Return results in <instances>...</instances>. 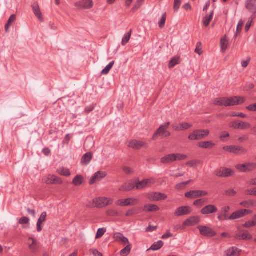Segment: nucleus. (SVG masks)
<instances>
[{"label":"nucleus","instance_id":"f257e3e1","mask_svg":"<svg viewBox=\"0 0 256 256\" xmlns=\"http://www.w3.org/2000/svg\"><path fill=\"white\" fill-rule=\"evenodd\" d=\"M244 102V99L240 96L230 98H220L214 101L216 105L224 106H230L240 104Z\"/></svg>","mask_w":256,"mask_h":256},{"label":"nucleus","instance_id":"f03ea898","mask_svg":"<svg viewBox=\"0 0 256 256\" xmlns=\"http://www.w3.org/2000/svg\"><path fill=\"white\" fill-rule=\"evenodd\" d=\"M113 200L112 198L106 197H99L93 199L92 202L88 204L87 206L89 208H102L111 204Z\"/></svg>","mask_w":256,"mask_h":256},{"label":"nucleus","instance_id":"7ed1b4c3","mask_svg":"<svg viewBox=\"0 0 256 256\" xmlns=\"http://www.w3.org/2000/svg\"><path fill=\"white\" fill-rule=\"evenodd\" d=\"M170 125V122H168L161 125L153 134L152 139L154 140L158 136L162 138L168 137L170 136V132L168 130Z\"/></svg>","mask_w":256,"mask_h":256},{"label":"nucleus","instance_id":"20e7f679","mask_svg":"<svg viewBox=\"0 0 256 256\" xmlns=\"http://www.w3.org/2000/svg\"><path fill=\"white\" fill-rule=\"evenodd\" d=\"M209 134L208 130H196L188 136V139L192 140H200L208 136Z\"/></svg>","mask_w":256,"mask_h":256},{"label":"nucleus","instance_id":"39448f33","mask_svg":"<svg viewBox=\"0 0 256 256\" xmlns=\"http://www.w3.org/2000/svg\"><path fill=\"white\" fill-rule=\"evenodd\" d=\"M139 202L138 198H128L120 199L116 202V204L120 206H134Z\"/></svg>","mask_w":256,"mask_h":256},{"label":"nucleus","instance_id":"423d86ee","mask_svg":"<svg viewBox=\"0 0 256 256\" xmlns=\"http://www.w3.org/2000/svg\"><path fill=\"white\" fill-rule=\"evenodd\" d=\"M208 192L205 190H194L185 193V196L190 199H194L200 197L206 196Z\"/></svg>","mask_w":256,"mask_h":256},{"label":"nucleus","instance_id":"0eeeda50","mask_svg":"<svg viewBox=\"0 0 256 256\" xmlns=\"http://www.w3.org/2000/svg\"><path fill=\"white\" fill-rule=\"evenodd\" d=\"M198 228L200 230V234L204 236L212 237L216 234V232L210 227L200 226Z\"/></svg>","mask_w":256,"mask_h":256},{"label":"nucleus","instance_id":"6e6552de","mask_svg":"<svg viewBox=\"0 0 256 256\" xmlns=\"http://www.w3.org/2000/svg\"><path fill=\"white\" fill-rule=\"evenodd\" d=\"M43 180L48 184H60L62 183V180L54 174H48Z\"/></svg>","mask_w":256,"mask_h":256},{"label":"nucleus","instance_id":"1a4fd4ad","mask_svg":"<svg viewBox=\"0 0 256 256\" xmlns=\"http://www.w3.org/2000/svg\"><path fill=\"white\" fill-rule=\"evenodd\" d=\"M147 198L150 200L155 202L165 200L167 198V196L160 192H155L148 193L147 194Z\"/></svg>","mask_w":256,"mask_h":256},{"label":"nucleus","instance_id":"9d476101","mask_svg":"<svg viewBox=\"0 0 256 256\" xmlns=\"http://www.w3.org/2000/svg\"><path fill=\"white\" fill-rule=\"evenodd\" d=\"M74 6L78 10L90 9L93 6L92 0H82L74 4Z\"/></svg>","mask_w":256,"mask_h":256},{"label":"nucleus","instance_id":"9b49d317","mask_svg":"<svg viewBox=\"0 0 256 256\" xmlns=\"http://www.w3.org/2000/svg\"><path fill=\"white\" fill-rule=\"evenodd\" d=\"M215 174L218 177L227 178L233 175L234 172L230 168H224L216 170Z\"/></svg>","mask_w":256,"mask_h":256},{"label":"nucleus","instance_id":"f8f14e48","mask_svg":"<svg viewBox=\"0 0 256 256\" xmlns=\"http://www.w3.org/2000/svg\"><path fill=\"white\" fill-rule=\"evenodd\" d=\"M148 143L144 142L137 140H132L128 142V146L135 150H140L142 148L146 147Z\"/></svg>","mask_w":256,"mask_h":256},{"label":"nucleus","instance_id":"ddd939ff","mask_svg":"<svg viewBox=\"0 0 256 256\" xmlns=\"http://www.w3.org/2000/svg\"><path fill=\"white\" fill-rule=\"evenodd\" d=\"M236 168L242 172L251 171L256 168V164L254 163H246L242 164H238L236 166Z\"/></svg>","mask_w":256,"mask_h":256},{"label":"nucleus","instance_id":"4468645a","mask_svg":"<svg viewBox=\"0 0 256 256\" xmlns=\"http://www.w3.org/2000/svg\"><path fill=\"white\" fill-rule=\"evenodd\" d=\"M200 222V219L198 216H190L183 222V226L180 228L184 229V226H193L199 223Z\"/></svg>","mask_w":256,"mask_h":256},{"label":"nucleus","instance_id":"2eb2a0df","mask_svg":"<svg viewBox=\"0 0 256 256\" xmlns=\"http://www.w3.org/2000/svg\"><path fill=\"white\" fill-rule=\"evenodd\" d=\"M218 210V208L213 204H208L204 206L200 210V212L203 215H208L216 212Z\"/></svg>","mask_w":256,"mask_h":256},{"label":"nucleus","instance_id":"dca6fc26","mask_svg":"<svg viewBox=\"0 0 256 256\" xmlns=\"http://www.w3.org/2000/svg\"><path fill=\"white\" fill-rule=\"evenodd\" d=\"M192 212V208L189 206H182L178 208L174 212V215L178 216L188 215Z\"/></svg>","mask_w":256,"mask_h":256},{"label":"nucleus","instance_id":"f3484780","mask_svg":"<svg viewBox=\"0 0 256 256\" xmlns=\"http://www.w3.org/2000/svg\"><path fill=\"white\" fill-rule=\"evenodd\" d=\"M28 245L30 250L33 253L37 252L39 250V243L34 238L30 237L28 239Z\"/></svg>","mask_w":256,"mask_h":256},{"label":"nucleus","instance_id":"a211bd4d","mask_svg":"<svg viewBox=\"0 0 256 256\" xmlns=\"http://www.w3.org/2000/svg\"><path fill=\"white\" fill-rule=\"evenodd\" d=\"M106 176L105 172L98 171L96 172L91 178L89 184H94L96 181H100Z\"/></svg>","mask_w":256,"mask_h":256},{"label":"nucleus","instance_id":"6ab92c4d","mask_svg":"<svg viewBox=\"0 0 256 256\" xmlns=\"http://www.w3.org/2000/svg\"><path fill=\"white\" fill-rule=\"evenodd\" d=\"M154 182V180L152 179H144L141 182H136L135 184L136 188L138 190L148 187L150 185Z\"/></svg>","mask_w":256,"mask_h":256},{"label":"nucleus","instance_id":"aec40b11","mask_svg":"<svg viewBox=\"0 0 256 256\" xmlns=\"http://www.w3.org/2000/svg\"><path fill=\"white\" fill-rule=\"evenodd\" d=\"M246 209H241L233 212L229 217L230 220L238 219L246 215Z\"/></svg>","mask_w":256,"mask_h":256},{"label":"nucleus","instance_id":"412c9836","mask_svg":"<svg viewBox=\"0 0 256 256\" xmlns=\"http://www.w3.org/2000/svg\"><path fill=\"white\" fill-rule=\"evenodd\" d=\"M246 8L251 13L256 14V0H247Z\"/></svg>","mask_w":256,"mask_h":256},{"label":"nucleus","instance_id":"4be33fe9","mask_svg":"<svg viewBox=\"0 0 256 256\" xmlns=\"http://www.w3.org/2000/svg\"><path fill=\"white\" fill-rule=\"evenodd\" d=\"M32 8L35 16L38 18L40 22H42L44 21V18L38 3L34 2L32 5Z\"/></svg>","mask_w":256,"mask_h":256},{"label":"nucleus","instance_id":"5701e85b","mask_svg":"<svg viewBox=\"0 0 256 256\" xmlns=\"http://www.w3.org/2000/svg\"><path fill=\"white\" fill-rule=\"evenodd\" d=\"M114 238L116 241L121 242L124 244H130L128 240L121 233L116 232L114 234Z\"/></svg>","mask_w":256,"mask_h":256},{"label":"nucleus","instance_id":"b1692460","mask_svg":"<svg viewBox=\"0 0 256 256\" xmlns=\"http://www.w3.org/2000/svg\"><path fill=\"white\" fill-rule=\"evenodd\" d=\"M174 154H170L162 157L160 162L164 164H168L175 162Z\"/></svg>","mask_w":256,"mask_h":256},{"label":"nucleus","instance_id":"393cba45","mask_svg":"<svg viewBox=\"0 0 256 256\" xmlns=\"http://www.w3.org/2000/svg\"><path fill=\"white\" fill-rule=\"evenodd\" d=\"M248 152V150L244 147L234 146L232 153L238 155H242L246 154Z\"/></svg>","mask_w":256,"mask_h":256},{"label":"nucleus","instance_id":"a878e982","mask_svg":"<svg viewBox=\"0 0 256 256\" xmlns=\"http://www.w3.org/2000/svg\"><path fill=\"white\" fill-rule=\"evenodd\" d=\"M46 216L47 214L46 212H42V214L40 216V217L38 218L36 224L38 232H40L42 231V228L41 227V225L44 222L46 221Z\"/></svg>","mask_w":256,"mask_h":256},{"label":"nucleus","instance_id":"bb28decb","mask_svg":"<svg viewBox=\"0 0 256 256\" xmlns=\"http://www.w3.org/2000/svg\"><path fill=\"white\" fill-rule=\"evenodd\" d=\"M215 146L216 144L213 142L212 141L202 142L198 144V146L200 148L206 149H211Z\"/></svg>","mask_w":256,"mask_h":256},{"label":"nucleus","instance_id":"cd10ccee","mask_svg":"<svg viewBox=\"0 0 256 256\" xmlns=\"http://www.w3.org/2000/svg\"><path fill=\"white\" fill-rule=\"evenodd\" d=\"M232 126L234 128L236 129H244L246 128H249L250 127V124L246 122H232Z\"/></svg>","mask_w":256,"mask_h":256},{"label":"nucleus","instance_id":"c85d7f7f","mask_svg":"<svg viewBox=\"0 0 256 256\" xmlns=\"http://www.w3.org/2000/svg\"><path fill=\"white\" fill-rule=\"evenodd\" d=\"M192 125L186 122L181 123L176 126H173L174 130L177 131H182L184 130H188L191 128Z\"/></svg>","mask_w":256,"mask_h":256},{"label":"nucleus","instance_id":"c756f323","mask_svg":"<svg viewBox=\"0 0 256 256\" xmlns=\"http://www.w3.org/2000/svg\"><path fill=\"white\" fill-rule=\"evenodd\" d=\"M235 238L238 240H251L252 236L248 231H244L242 234H236Z\"/></svg>","mask_w":256,"mask_h":256},{"label":"nucleus","instance_id":"7c9ffc66","mask_svg":"<svg viewBox=\"0 0 256 256\" xmlns=\"http://www.w3.org/2000/svg\"><path fill=\"white\" fill-rule=\"evenodd\" d=\"M159 210V208L156 204H146L144 205L143 211L145 212H156Z\"/></svg>","mask_w":256,"mask_h":256},{"label":"nucleus","instance_id":"2f4dec72","mask_svg":"<svg viewBox=\"0 0 256 256\" xmlns=\"http://www.w3.org/2000/svg\"><path fill=\"white\" fill-rule=\"evenodd\" d=\"M92 158V152H87L82 157L81 162L83 164L87 165L90 162Z\"/></svg>","mask_w":256,"mask_h":256},{"label":"nucleus","instance_id":"473e14b6","mask_svg":"<svg viewBox=\"0 0 256 256\" xmlns=\"http://www.w3.org/2000/svg\"><path fill=\"white\" fill-rule=\"evenodd\" d=\"M136 186L132 182H126L122 184L119 188L120 191H130L134 188Z\"/></svg>","mask_w":256,"mask_h":256},{"label":"nucleus","instance_id":"72a5a7b5","mask_svg":"<svg viewBox=\"0 0 256 256\" xmlns=\"http://www.w3.org/2000/svg\"><path fill=\"white\" fill-rule=\"evenodd\" d=\"M220 44L221 50L222 52H224L227 48L228 44V40L226 36L222 37L220 39Z\"/></svg>","mask_w":256,"mask_h":256},{"label":"nucleus","instance_id":"f704fd0d","mask_svg":"<svg viewBox=\"0 0 256 256\" xmlns=\"http://www.w3.org/2000/svg\"><path fill=\"white\" fill-rule=\"evenodd\" d=\"M240 204L244 208H249L252 206H256L255 202L251 200H248L240 202Z\"/></svg>","mask_w":256,"mask_h":256},{"label":"nucleus","instance_id":"c9c22d12","mask_svg":"<svg viewBox=\"0 0 256 256\" xmlns=\"http://www.w3.org/2000/svg\"><path fill=\"white\" fill-rule=\"evenodd\" d=\"M240 251L236 247H232L227 250L228 256H236L240 254Z\"/></svg>","mask_w":256,"mask_h":256},{"label":"nucleus","instance_id":"e433bc0d","mask_svg":"<svg viewBox=\"0 0 256 256\" xmlns=\"http://www.w3.org/2000/svg\"><path fill=\"white\" fill-rule=\"evenodd\" d=\"M164 246V242L162 240H158L152 244L148 250H158Z\"/></svg>","mask_w":256,"mask_h":256},{"label":"nucleus","instance_id":"4c0bfd02","mask_svg":"<svg viewBox=\"0 0 256 256\" xmlns=\"http://www.w3.org/2000/svg\"><path fill=\"white\" fill-rule=\"evenodd\" d=\"M84 178L80 175L76 176L72 180V184L76 186H79L83 183Z\"/></svg>","mask_w":256,"mask_h":256},{"label":"nucleus","instance_id":"58836bf2","mask_svg":"<svg viewBox=\"0 0 256 256\" xmlns=\"http://www.w3.org/2000/svg\"><path fill=\"white\" fill-rule=\"evenodd\" d=\"M16 20V16L15 14H12L10 16L8 20V22L5 26V31L8 32V31L9 28L12 26V22Z\"/></svg>","mask_w":256,"mask_h":256},{"label":"nucleus","instance_id":"ea45409f","mask_svg":"<svg viewBox=\"0 0 256 256\" xmlns=\"http://www.w3.org/2000/svg\"><path fill=\"white\" fill-rule=\"evenodd\" d=\"M56 172L58 174L66 176H68L70 175V172L69 170L65 168H60L58 169Z\"/></svg>","mask_w":256,"mask_h":256},{"label":"nucleus","instance_id":"a19ab883","mask_svg":"<svg viewBox=\"0 0 256 256\" xmlns=\"http://www.w3.org/2000/svg\"><path fill=\"white\" fill-rule=\"evenodd\" d=\"M132 249V246L128 244L120 252L121 256H127L130 252Z\"/></svg>","mask_w":256,"mask_h":256},{"label":"nucleus","instance_id":"79ce46f5","mask_svg":"<svg viewBox=\"0 0 256 256\" xmlns=\"http://www.w3.org/2000/svg\"><path fill=\"white\" fill-rule=\"evenodd\" d=\"M214 11L209 16H206L203 20V24L205 26H208L213 18Z\"/></svg>","mask_w":256,"mask_h":256},{"label":"nucleus","instance_id":"37998d69","mask_svg":"<svg viewBox=\"0 0 256 256\" xmlns=\"http://www.w3.org/2000/svg\"><path fill=\"white\" fill-rule=\"evenodd\" d=\"M180 63V58L179 57H174L170 60L168 64L169 68H174L176 65L179 64Z\"/></svg>","mask_w":256,"mask_h":256},{"label":"nucleus","instance_id":"c03bdc74","mask_svg":"<svg viewBox=\"0 0 256 256\" xmlns=\"http://www.w3.org/2000/svg\"><path fill=\"white\" fill-rule=\"evenodd\" d=\"M140 210L141 208H135L132 210H130L126 212V215L127 216H132L134 214H139Z\"/></svg>","mask_w":256,"mask_h":256},{"label":"nucleus","instance_id":"a18cd8bd","mask_svg":"<svg viewBox=\"0 0 256 256\" xmlns=\"http://www.w3.org/2000/svg\"><path fill=\"white\" fill-rule=\"evenodd\" d=\"M206 199L200 198L195 200L193 204L198 207H201L203 206L206 202Z\"/></svg>","mask_w":256,"mask_h":256},{"label":"nucleus","instance_id":"49530a36","mask_svg":"<svg viewBox=\"0 0 256 256\" xmlns=\"http://www.w3.org/2000/svg\"><path fill=\"white\" fill-rule=\"evenodd\" d=\"M174 156L175 158V162L185 160L188 158V156L186 154H181L180 153L174 154Z\"/></svg>","mask_w":256,"mask_h":256},{"label":"nucleus","instance_id":"de8ad7c7","mask_svg":"<svg viewBox=\"0 0 256 256\" xmlns=\"http://www.w3.org/2000/svg\"><path fill=\"white\" fill-rule=\"evenodd\" d=\"M192 180H190L187 182H182L177 184L175 188L178 190H182L186 187V186L189 184Z\"/></svg>","mask_w":256,"mask_h":256},{"label":"nucleus","instance_id":"09e8293b","mask_svg":"<svg viewBox=\"0 0 256 256\" xmlns=\"http://www.w3.org/2000/svg\"><path fill=\"white\" fill-rule=\"evenodd\" d=\"M132 32V30H130V31L122 38V46H124L130 40V39L131 36Z\"/></svg>","mask_w":256,"mask_h":256},{"label":"nucleus","instance_id":"8fccbe9b","mask_svg":"<svg viewBox=\"0 0 256 256\" xmlns=\"http://www.w3.org/2000/svg\"><path fill=\"white\" fill-rule=\"evenodd\" d=\"M166 13L165 12L162 14V16L158 22V26L160 28H164V26H165L166 21Z\"/></svg>","mask_w":256,"mask_h":256},{"label":"nucleus","instance_id":"3c124183","mask_svg":"<svg viewBox=\"0 0 256 256\" xmlns=\"http://www.w3.org/2000/svg\"><path fill=\"white\" fill-rule=\"evenodd\" d=\"M144 0H138L132 8V11L135 12L138 10L142 4Z\"/></svg>","mask_w":256,"mask_h":256},{"label":"nucleus","instance_id":"603ef678","mask_svg":"<svg viewBox=\"0 0 256 256\" xmlns=\"http://www.w3.org/2000/svg\"><path fill=\"white\" fill-rule=\"evenodd\" d=\"M106 232V229L104 228H98L96 236V238H102Z\"/></svg>","mask_w":256,"mask_h":256},{"label":"nucleus","instance_id":"864d4df0","mask_svg":"<svg viewBox=\"0 0 256 256\" xmlns=\"http://www.w3.org/2000/svg\"><path fill=\"white\" fill-rule=\"evenodd\" d=\"M243 26H244V22L243 21L241 20L239 21L238 22V25L237 26V28H236V34H235V37H236L237 36H238V33H240L242 30V27H243Z\"/></svg>","mask_w":256,"mask_h":256},{"label":"nucleus","instance_id":"5fc2aeb1","mask_svg":"<svg viewBox=\"0 0 256 256\" xmlns=\"http://www.w3.org/2000/svg\"><path fill=\"white\" fill-rule=\"evenodd\" d=\"M195 52L198 54L199 55L202 54V43L200 42H198L197 43L196 48L195 50Z\"/></svg>","mask_w":256,"mask_h":256},{"label":"nucleus","instance_id":"6e6d98bb","mask_svg":"<svg viewBox=\"0 0 256 256\" xmlns=\"http://www.w3.org/2000/svg\"><path fill=\"white\" fill-rule=\"evenodd\" d=\"M181 2L182 0H174V12H176L178 10L181 4Z\"/></svg>","mask_w":256,"mask_h":256},{"label":"nucleus","instance_id":"4d7b16f0","mask_svg":"<svg viewBox=\"0 0 256 256\" xmlns=\"http://www.w3.org/2000/svg\"><path fill=\"white\" fill-rule=\"evenodd\" d=\"M256 225L254 224V222L252 221V220L248 221V222H246L244 224H242V226L244 228H250V227H252V226H255Z\"/></svg>","mask_w":256,"mask_h":256},{"label":"nucleus","instance_id":"13d9d810","mask_svg":"<svg viewBox=\"0 0 256 256\" xmlns=\"http://www.w3.org/2000/svg\"><path fill=\"white\" fill-rule=\"evenodd\" d=\"M245 194L250 196H256V188L246 190L245 191Z\"/></svg>","mask_w":256,"mask_h":256},{"label":"nucleus","instance_id":"bf43d9fd","mask_svg":"<svg viewBox=\"0 0 256 256\" xmlns=\"http://www.w3.org/2000/svg\"><path fill=\"white\" fill-rule=\"evenodd\" d=\"M228 214H218V218L220 221L230 220Z\"/></svg>","mask_w":256,"mask_h":256},{"label":"nucleus","instance_id":"052dcab7","mask_svg":"<svg viewBox=\"0 0 256 256\" xmlns=\"http://www.w3.org/2000/svg\"><path fill=\"white\" fill-rule=\"evenodd\" d=\"M30 222V220L27 217H22L20 218L19 220V223L20 224H28Z\"/></svg>","mask_w":256,"mask_h":256},{"label":"nucleus","instance_id":"680f3d73","mask_svg":"<svg viewBox=\"0 0 256 256\" xmlns=\"http://www.w3.org/2000/svg\"><path fill=\"white\" fill-rule=\"evenodd\" d=\"M172 236H173L172 234L170 232V230H168L166 232V234H164L162 235V239H167L169 238L172 237Z\"/></svg>","mask_w":256,"mask_h":256},{"label":"nucleus","instance_id":"e2e57ef3","mask_svg":"<svg viewBox=\"0 0 256 256\" xmlns=\"http://www.w3.org/2000/svg\"><path fill=\"white\" fill-rule=\"evenodd\" d=\"M230 116H238L240 118H246L247 116L244 113H234L230 115Z\"/></svg>","mask_w":256,"mask_h":256},{"label":"nucleus","instance_id":"0e129e2a","mask_svg":"<svg viewBox=\"0 0 256 256\" xmlns=\"http://www.w3.org/2000/svg\"><path fill=\"white\" fill-rule=\"evenodd\" d=\"M246 109L250 111H256V104H254L246 107Z\"/></svg>","mask_w":256,"mask_h":256},{"label":"nucleus","instance_id":"69168bd1","mask_svg":"<svg viewBox=\"0 0 256 256\" xmlns=\"http://www.w3.org/2000/svg\"><path fill=\"white\" fill-rule=\"evenodd\" d=\"M230 210V207L229 206H225L222 208V212L223 213L222 214H227V213Z\"/></svg>","mask_w":256,"mask_h":256},{"label":"nucleus","instance_id":"338daca9","mask_svg":"<svg viewBox=\"0 0 256 256\" xmlns=\"http://www.w3.org/2000/svg\"><path fill=\"white\" fill-rule=\"evenodd\" d=\"M123 170L124 172L126 174H130L133 172L132 170L128 166H124L123 168Z\"/></svg>","mask_w":256,"mask_h":256},{"label":"nucleus","instance_id":"774afa93","mask_svg":"<svg viewBox=\"0 0 256 256\" xmlns=\"http://www.w3.org/2000/svg\"><path fill=\"white\" fill-rule=\"evenodd\" d=\"M157 228L156 226H149L146 228V232H152L153 231H154Z\"/></svg>","mask_w":256,"mask_h":256}]
</instances>
